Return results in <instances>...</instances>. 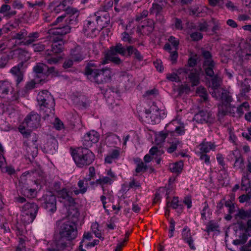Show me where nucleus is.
Here are the masks:
<instances>
[{
    "label": "nucleus",
    "instance_id": "b1692460",
    "mask_svg": "<svg viewBox=\"0 0 251 251\" xmlns=\"http://www.w3.org/2000/svg\"><path fill=\"white\" fill-rule=\"evenodd\" d=\"M105 60H104L102 64H104L107 63L106 60H109L115 64L119 65L122 63L121 59L117 56H115V55H110L108 54H105Z\"/></svg>",
    "mask_w": 251,
    "mask_h": 251
},
{
    "label": "nucleus",
    "instance_id": "603ef678",
    "mask_svg": "<svg viewBox=\"0 0 251 251\" xmlns=\"http://www.w3.org/2000/svg\"><path fill=\"white\" fill-rule=\"evenodd\" d=\"M56 241L54 237V240L53 242L51 243V247L50 248H49L47 249V251H61L64 249H59L58 248L56 244Z\"/></svg>",
    "mask_w": 251,
    "mask_h": 251
},
{
    "label": "nucleus",
    "instance_id": "a18cd8bd",
    "mask_svg": "<svg viewBox=\"0 0 251 251\" xmlns=\"http://www.w3.org/2000/svg\"><path fill=\"white\" fill-rule=\"evenodd\" d=\"M68 213L69 215L72 216V217H77L79 214L77 209L74 206L68 208Z\"/></svg>",
    "mask_w": 251,
    "mask_h": 251
},
{
    "label": "nucleus",
    "instance_id": "864d4df0",
    "mask_svg": "<svg viewBox=\"0 0 251 251\" xmlns=\"http://www.w3.org/2000/svg\"><path fill=\"white\" fill-rule=\"evenodd\" d=\"M234 166H238L239 168L243 169L244 168V160L241 157H236Z\"/></svg>",
    "mask_w": 251,
    "mask_h": 251
},
{
    "label": "nucleus",
    "instance_id": "c9c22d12",
    "mask_svg": "<svg viewBox=\"0 0 251 251\" xmlns=\"http://www.w3.org/2000/svg\"><path fill=\"white\" fill-rule=\"evenodd\" d=\"M122 40L126 42H127L130 44H133L135 42V40L133 39L129 34L126 32H124L122 33Z\"/></svg>",
    "mask_w": 251,
    "mask_h": 251
},
{
    "label": "nucleus",
    "instance_id": "f8f14e48",
    "mask_svg": "<svg viewBox=\"0 0 251 251\" xmlns=\"http://www.w3.org/2000/svg\"><path fill=\"white\" fill-rule=\"evenodd\" d=\"M23 65L24 62L22 61L10 70V72L17 77V84H19L23 79V71L22 69Z\"/></svg>",
    "mask_w": 251,
    "mask_h": 251
},
{
    "label": "nucleus",
    "instance_id": "09e8293b",
    "mask_svg": "<svg viewBox=\"0 0 251 251\" xmlns=\"http://www.w3.org/2000/svg\"><path fill=\"white\" fill-rule=\"evenodd\" d=\"M54 126L57 130H61V129L64 128L63 123L58 118H56L55 119Z\"/></svg>",
    "mask_w": 251,
    "mask_h": 251
},
{
    "label": "nucleus",
    "instance_id": "69168bd1",
    "mask_svg": "<svg viewBox=\"0 0 251 251\" xmlns=\"http://www.w3.org/2000/svg\"><path fill=\"white\" fill-rule=\"evenodd\" d=\"M154 65L157 70H158L159 72H161L163 70L162 63L161 60H157L156 61H154Z\"/></svg>",
    "mask_w": 251,
    "mask_h": 251
},
{
    "label": "nucleus",
    "instance_id": "393cba45",
    "mask_svg": "<svg viewBox=\"0 0 251 251\" xmlns=\"http://www.w3.org/2000/svg\"><path fill=\"white\" fill-rule=\"evenodd\" d=\"M119 78L121 82L126 84L130 82L132 79V76L126 72H121L120 73Z\"/></svg>",
    "mask_w": 251,
    "mask_h": 251
},
{
    "label": "nucleus",
    "instance_id": "6ab92c4d",
    "mask_svg": "<svg viewBox=\"0 0 251 251\" xmlns=\"http://www.w3.org/2000/svg\"><path fill=\"white\" fill-rule=\"evenodd\" d=\"M229 108H231L229 105L223 104L218 105V113L217 116L219 121L221 122L223 117L227 114L228 109Z\"/></svg>",
    "mask_w": 251,
    "mask_h": 251
},
{
    "label": "nucleus",
    "instance_id": "6e6552de",
    "mask_svg": "<svg viewBox=\"0 0 251 251\" xmlns=\"http://www.w3.org/2000/svg\"><path fill=\"white\" fill-rule=\"evenodd\" d=\"M51 102H47L45 101L42 105H39L41 112L45 114L44 118L45 119L46 117H49L50 114H54L55 101L54 98L51 99Z\"/></svg>",
    "mask_w": 251,
    "mask_h": 251
},
{
    "label": "nucleus",
    "instance_id": "2f4dec72",
    "mask_svg": "<svg viewBox=\"0 0 251 251\" xmlns=\"http://www.w3.org/2000/svg\"><path fill=\"white\" fill-rule=\"evenodd\" d=\"M48 66L45 64L39 63L33 68V71L35 73L44 74V71L46 69Z\"/></svg>",
    "mask_w": 251,
    "mask_h": 251
},
{
    "label": "nucleus",
    "instance_id": "13d9d810",
    "mask_svg": "<svg viewBox=\"0 0 251 251\" xmlns=\"http://www.w3.org/2000/svg\"><path fill=\"white\" fill-rule=\"evenodd\" d=\"M33 49L35 52H40L43 51L45 48V46L42 44H36L33 45Z\"/></svg>",
    "mask_w": 251,
    "mask_h": 251
},
{
    "label": "nucleus",
    "instance_id": "f03ea898",
    "mask_svg": "<svg viewBox=\"0 0 251 251\" xmlns=\"http://www.w3.org/2000/svg\"><path fill=\"white\" fill-rule=\"evenodd\" d=\"M77 234L76 225L74 222L68 221L62 223L59 227V233L54 235L56 244L59 249L66 247V241L75 239Z\"/></svg>",
    "mask_w": 251,
    "mask_h": 251
},
{
    "label": "nucleus",
    "instance_id": "1a4fd4ad",
    "mask_svg": "<svg viewBox=\"0 0 251 251\" xmlns=\"http://www.w3.org/2000/svg\"><path fill=\"white\" fill-rule=\"evenodd\" d=\"M194 118L198 122L201 123H211L213 120L211 114L203 110H201L196 114Z\"/></svg>",
    "mask_w": 251,
    "mask_h": 251
},
{
    "label": "nucleus",
    "instance_id": "dca6fc26",
    "mask_svg": "<svg viewBox=\"0 0 251 251\" xmlns=\"http://www.w3.org/2000/svg\"><path fill=\"white\" fill-rule=\"evenodd\" d=\"M182 234L183 239L188 243L190 248L192 250H195V247L193 245V240L192 238L190 229H188L187 226L184 227L182 230Z\"/></svg>",
    "mask_w": 251,
    "mask_h": 251
},
{
    "label": "nucleus",
    "instance_id": "774afa93",
    "mask_svg": "<svg viewBox=\"0 0 251 251\" xmlns=\"http://www.w3.org/2000/svg\"><path fill=\"white\" fill-rule=\"evenodd\" d=\"M129 187L131 188L134 187L139 188L141 187V184L139 181H136L133 178L132 181L129 182Z\"/></svg>",
    "mask_w": 251,
    "mask_h": 251
},
{
    "label": "nucleus",
    "instance_id": "4be33fe9",
    "mask_svg": "<svg viewBox=\"0 0 251 251\" xmlns=\"http://www.w3.org/2000/svg\"><path fill=\"white\" fill-rule=\"evenodd\" d=\"M10 86L7 82H0V97L5 98L8 94Z\"/></svg>",
    "mask_w": 251,
    "mask_h": 251
},
{
    "label": "nucleus",
    "instance_id": "8fccbe9b",
    "mask_svg": "<svg viewBox=\"0 0 251 251\" xmlns=\"http://www.w3.org/2000/svg\"><path fill=\"white\" fill-rule=\"evenodd\" d=\"M64 200H65V202H66L67 204L68 205L69 207L75 206V200L69 195L65 197Z\"/></svg>",
    "mask_w": 251,
    "mask_h": 251
},
{
    "label": "nucleus",
    "instance_id": "9b49d317",
    "mask_svg": "<svg viewBox=\"0 0 251 251\" xmlns=\"http://www.w3.org/2000/svg\"><path fill=\"white\" fill-rule=\"evenodd\" d=\"M71 31V27L69 25H64L62 27H58L54 28H51L48 30V33L50 35H59L63 36Z\"/></svg>",
    "mask_w": 251,
    "mask_h": 251
},
{
    "label": "nucleus",
    "instance_id": "3c124183",
    "mask_svg": "<svg viewBox=\"0 0 251 251\" xmlns=\"http://www.w3.org/2000/svg\"><path fill=\"white\" fill-rule=\"evenodd\" d=\"M190 90V88L187 85H181L178 88V92L179 95H181L184 93H188Z\"/></svg>",
    "mask_w": 251,
    "mask_h": 251
},
{
    "label": "nucleus",
    "instance_id": "7ed1b4c3",
    "mask_svg": "<svg viewBox=\"0 0 251 251\" xmlns=\"http://www.w3.org/2000/svg\"><path fill=\"white\" fill-rule=\"evenodd\" d=\"M201 55L204 59L202 68L205 74L211 78L212 88L217 89L220 86V82L218 75H214L213 70L215 68L216 63L212 59V55L210 51L204 50H201Z\"/></svg>",
    "mask_w": 251,
    "mask_h": 251
},
{
    "label": "nucleus",
    "instance_id": "5fc2aeb1",
    "mask_svg": "<svg viewBox=\"0 0 251 251\" xmlns=\"http://www.w3.org/2000/svg\"><path fill=\"white\" fill-rule=\"evenodd\" d=\"M57 194L59 198H62L64 200L65 199V197L69 195L67 189L65 188H63L61 190L59 191L57 193Z\"/></svg>",
    "mask_w": 251,
    "mask_h": 251
},
{
    "label": "nucleus",
    "instance_id": "72a5a7b5",
    "mask_svg": "<svg viewBox=\"0 0 251 251\" xmlns=\"http://www.w3.org/2000/svg\"><path fill=\"white\" fill-rule=\"evenodd\" d=\"M239 239L234 240L233 244L235 245H243L247 241L248 235L246 233H242V235L239 236Z\"/></svg>",
    "mask_w": 251,
    "mask_h": 251
},
{
    "label": "nucleus",
    "instance_id": "e433bc0d",
    "mask_svg": "<svg viewBox=\"0 0 251 251\" xmlns=\"http://www.w3.org/2000/svg\"><path fill=\"white\" fill-rule=\"evenodd\" d=\"M148 169L147 166L145 165L143 162H139L137 165V167L135 170L136 173H139L140 172H146Z\"/></svg>",
    "mask_w": 251,
    "mask_h": 251
},
{
    "label": "nucleus",
    "instance_id": "e2e57ef3",
    "mask_svg": "<svg viewBox=\"0 0 251 251\" xmlns=\"http://www.w3.org/2000/svg\"><path fill=\"white\" fill-rule=\"evenodd\" d=\"M197 64V59L194 57H191L189 58L188 60V66H185V67H193Z\"/></svg>",
    "mask_w": 251,
    "mask_h": 251
},
{
    "label": "nucleus",
    "instance_id": "c03bdc74",
    "mask_svg": "<svg viewBox=\"0 0 251 251\" xmlns=\"http://www.w3.org/2000/svg\"><path fill=\"white\" fill-rule=\"evenodd\" d=\"M84 180H80L78 182V186L80 188V193L83 194L85 193L87 189L88 183L86 184V186H84Z\"/></svg>",
    "mask_w": 251,
    "mask_h": 251
},
{
    "label": "nucleus",
    "instance_id": "a211bd4d",
    "mask_svg": "<svg viewBox=\"0 0 251 251\" xmlns=\"http://www.w3.org/2000/svg\"><path fill=\"white\" fill-rule=\"evenodd\" d=\"M84 140L86 142H90L91 143L89 144L90 146L92 145V143H96L98 142L99 140V136L98 132L92 130L88 133H87L84 136Z\"/></svg>",
    "mask_w": 251,
    "mask_h": 251
},
{
    "label": "nucleus",
    "instance_id": "4d7b16f0",
    "mask_svg": "<svg viewBox=\"0 0 251 251\" xmlns=\"http://www.w3.org/2000/svg\"><path fill=\"white\" fill-rule=\"evenodd\" d=\"M251 198V195L249 194V192L248 194L246 195H242L240 196L239 198V201L241 203H243L245 201H248L250 200Z\"/></svg>",
    "mask_w": 251,
    "mask_h": 251
},
{
    "label": "nucleus",
    "instance_id": "f3484780",
    "mask_svg": "<svg viewBox=\"0 0 251 251\" xmlns=\"http://www.w3.org/2000/svg\"><path fill=\"white\" fill-rule=\"evenodd\" d=\"M199 146L200 147V153H207L210 150L214 151L215 148L214 143L207 142L205 140H204L199 145Z\"/></svg>",
    "mask_w": 251,
    "mask_h": 251
},
{
    "label": "nucleus",
    "instance_id": "ddd939ff",
    "mask_svg": "<svg viewBox=\"0 0 251 251\" xmlns=\"http://www.w3.org/2000/svg\"><path fill=\"white\" fill-rule=\"evenodd\" d=\"M53 97L47 90H43L40 91L37 97V100L38 105H42L45 101L47 102H51V99Z\"/></svg>",
    "mask_w": 251,
    "mask_h": 251
},
{
    "label": "nucleus",
    "instance_id": "473e14b6",
    "mask_svg": "<svg viewBox=\"0 0 251 251\" xmlns=\"http://www.w3.org/2000/svg\"><path fill=\"white\" fill-rule=\"evenodd\" d=\"M47 71L44 72L45 75L48 76L51 75L53 77H56L59 75L58 71L54 67L46 68Z\"/></svg>",
    "mask_w": 251,
    "mask_h": 251
},
{
    "label": "nucleus",
    "instance_id": "052dcab7",
    "mask_svg": "<svg viewBox=\"0 0 251 251\" xmlns=\"http://www.w3.org/2000/svg\"><path fill=\"white\" fill-rule=\"evenodd\" d=\"M177 50H176L175 51L170 52V59L172 62L173 64H175L176 63L177 57L178 54L176 51Z\"/></svg>",
    "mask_w": 251,
    "mask_h": 251
},
{
    "label": "nucleus",
    "instance_id": "0eeeda50",
    "mask_svg": "<svg viewBox=\"0 0 251 251\" xmlns=\"http://www.w3.org/2000/svg\"><path fill=\"white\" fill-rule=\"evenodd\" d=\"M43 206L48 211L54 212L56 210V200L55 195L49 193L44 196Z\"/></svg>",
    "mask_w": 251,
    "mask_h": 251
},
{
    "label": "nucleus",
    "instance_id": "ea45409f",
    "mask_svg": "<svg viewBox=\"0 0 251 251\" xmlns=\"http://www.w3.org/2000/svg\"><path fill=\"white\" fill-rule=\"evenodd\" d=\"M36 75L35 78L33 79L34 80H36V82L38 84H42L45 82V74L35 73Z\"/></svg>",
    "mask_w": 251,
    "mask_h": 251
},
{
    "label": "nucleus",
    "instance_id": "cd10ccee",
    "mask_svg": "<svg viewBox=\"0 0 251 251\" xmlns=\"http://www.w3.org/2000/svg\"><path fill=\"white\" fill-rule=\"evenodd\" d=\"M33 215H30V214H28L25 211H24L22 214L21 220L25 224L31 223L35 218Z\"/></svg>",
    "mask_w": 251,
    "mask_h": 251
},
{
    "label": "nucleus",
    "instance_id": "20e7f679",
    "mask_svg": "<svg viewBox=\"0 0 251 251\" xmlns=\"http://www.w3.org/2000/svg\"><path fill=\"white\" fill-rule=\"evenodd\" d=\"M72 154L76 165L80 168L90 165L95 159L93 153L86 148H78Z\"/></svg>",
    "mask_w": 251,
    "mask_h": 251
},
{
    "label": "nucleus",
    "instance_id": "de8ad7c7",
    "mask_svg": "<svg viewBox=\"0 0 251 251\" xmlns=\"http://www.w3.org/2000/svg\"><path fill=\"white\" fill-rule=\"evenodd\" d=\"M129 233L128 232H126L125 234V239L123 241L122 243H119L117 245V246L114 250V251H121V249L124 246V243L126 242L129 237Z\"/></svg>",
    "mask_w": 251,
    "mask_h": 251
},
{
    "label": "nucleus",
    "instance_id": "a878e982",
    "mask_svg": "<svg viewBox=\"0 0 251 251\" xmlns=\"http://www.w3.org/2000/svg\"><path fill=\"white\" fill-rule=\"evenodd\" d=\"M236 217H239L241 219L244 220L246 218L251 217V209L245 211L241 208L239 209L238 213L236 215Z\"/></svg>",
    "mask_w": 251,
    "mask_h": 251
},
{
    "label": "nucleus",
    "instance_id": "4468645a",
    "mask_svg": "<svg viewBox=\"0 0 251 251\" xmlns=\"http://www.w3.org/2000/svg\"><path fill=\"white\" fill-rule=\"evenodd\" d=\"M64 42H61L59 44L58 42H54L51 45V49L49 50L46 51L45 54L47 55H51L52 54H59L63 50Z\"/></svg>",
    "mask_w": 251,
    "mask_h": 251
},
{
    "label": "nucleus",
    "instance_id": "423d86ee",
    "mask_svg": "<svg viewBox=\"0 0 251 251\" xmlns=\"http://www.w3.org/2000/svg\"><path fill=\"white\" fill-rule=\"evenodd\" d=\"M177 72L178 73V75H181V74L183 73L185 75L188 74V77L193 86H197L199 84V75L196 69H190L187 67H184L179 69Z\"/></svg>",
    "mask_w": 251,
    "mask_h": 251
},
{
    "label": "nucleus",
    "instance_id": "2eb2a0df",
    "mask_svg": "<svg viewBox=\"0 0 251 251\" xmlns=\"http://www.w3.org/2000/svg\"><path fill=\"white\" fill-rule=\"evenodd\" d=\"M23 208L25 209L24 211L30 214V215H33V217L35 218L38 211L39 207L38 205L35 203L27 202L24 205Z\"/></svg>",
    "mask_w": 251,
    "mask_h": 251
},
{
    "label": "nucleus",
    "instance_id": "6e6d98bb",
    "mask_svg": "<svg viewBox=\"0 0 251 251\" xmlns=\"http://www.w3.org/2000/svg\"><path fill=\"white\" fill-rule=\"evenodd\" d=\"M36 84H38L36 82V80H34L33 79L31 80L29 82H27L25 86V89L26 90H30L35 88V85Z\"/></svg>",
    "mask_w": 251,
    "mask_h": 251
},
{
    "label": "nucleus",
    "instance_id": "79ce46f5",
    "mask_svg": "<svg viewBox=\"0 0 251 251\" xmlns=\"http://www.w3.org/2000/svg\"><path fill=\"white\" fill-rule=\"evenodd\" d=\"M180 144L178 140H176L171 143L170 146L168 148L167 151L169 153L173 152L177 148L178 145Z\"/></svg>",
    "mask_w": 251,
    "mask_h": 251
},
{
    "label": "nucleus",
    "instance_id": "412c9836",
    "mask_svg": "<svg viewBox=\"0 0 251 251\" xmlns=\"http://www.w3.org/2000/svg\"><path fill=\"white\" fill-rule=\"evenodd\" d=\"M241 95L242 96H245L246 94L249 93L251 90L249 79L245 78L241 83Z\"/></svg>",
    "mask_w": 251,
    "mask_h": 251
},
{
    "label": "nucleus",
    "instance_id": "37998d69",
    "mask_svg": "<svg viewBox=\"0 0 251 251\" xmlns=\"http://www.w3.org/2000/svg\"><path fill=\"white\" fill-rule=\"evenodd\" d=\"M197 93L199 94L201 97L203 98L204 101H206L207 100V94L206 90L204 88H198Z\"/></svg>",
    "mask_w": 251,
    "mask_h": 251
},
{
    "label": "nucleus",
    "instance_id": "39448f33",
    "mask_svg": "<svg viewBox=\"0 0 251 251\" xmlns=\"http://www.w3.org/2000/svg\"><path fill=\"white\" fill-rule=\"evenodd\" d=\"M40 116L39 114L34 111L31 112L28 115L24 120L23 124L25 125L27 127L30 129L25 130V126L20 127L19 130L20 132L25 137H28L30 135V130L36 129L40 126Z\"/></svg>",
    "mask_w": 251,
    "mask_h": 251
},
{
    "label": "nucleus",
    "instance_id": "bf43d9fd",
    "mask_svg": "<svg viewBox=\"0 0 251 251\" xmlns=\"http://www.w3.org/2000/svg\"><path fill=\"white\" fill-rule=\"evenodd\" d=\"M168 41L175 48L176 50L177 49V47L179 45V41L178 40H176V38L173 36H170Z\"/></svg>",
    "mask_w": 251,
    "mask_h": 251
},
{
    "label": "nucleus",
    "instance_id": "f257e3e1",
    "mask_svg": "<svg viewBox=\"0 0 251 251\" xmlns=\"http://www.w3.org/2000/svg\"><path fill=\"white\" fill-rule=\"evenodd\" d=\"M84 74L89 80L98 84L110 80L112 75L109 68L99 69L97 64L92 61L87 64L84 69Z\"/></svg>",
    "mask_w": 251,
    "mask_h": 251
},
{
    "label": "nucleus",
    "instance_id": "49530a36",
    "mask_svg": "<svg viewBox=\"0 0 251 251\" xmlns=\"http://www.w3.org/2000/svg\"><path fill=\"white\" fill-rule=\"evenodd\" d=\"M191 38L194 41H198L202 38V34L198 32H195L191 34Z\"/></svg>",
    "mask_w": 251,
    "mask_h": 251
},
{
    "label": "nucleus",
    "instance_id": "9d476101",
    "mask_svg": "<svg viewBox=\"0 0 251 251\" xmlns=\"http://www.w3.org/2000/svg\"><path fill=\"white\" fill-rule=\"evenodd\" d=\"M106 54L115 55L120 54L122 56H125L126 50L122 44L119 43H117L114 46H111Z\"/></svg>",
    "mask_w": 251,
    "mask_h": 251
},
{
    "label": "nucleus",
    "instance_id": "0e129e2a",
    "mask_svg": "<svg viewBox=\"0 0 251 251\" xmlns=\"http://www.w3.org/2000/svg\"><path fill=\"white\" fill-rule=\"evenodd\" d=\"M63 10H64L67 14H70V15L74 16V15L77 12V10L76 9L70 7H68L67 8L63 9Z\"/></svg>",
    "mask_w": 251,
    "mask_h": 251
},
{
    "label": "nucleus",
    "instance_id": "4c0bfd02",
    "mask_svg": "<svg viewBox=\"0 0 251 251\" xmlns=\"http://www.w3.org/2000/svg\"><path fill=\"white\" fill-rule=\"evenodd\" d=\"M177 74H176L175 73L168 74L166 75V78L171 81H180V77L178 76Z\"/></svg>",
    "mask_w": 251,
    "mask_h": 251
},
{
    "label": "nucleus",
    "instance_id": "f704fd0d",
    "mask_svg": "<svg viewBox=\"0 0 251 251\" xmlns=\"http://www.w3.org/2000/svg\"><path fill=\"white\" fill-rule=\"evenodd\" d=\"M27 35V32L25 29L21 30L19 32L16 33L12 36V39L22 40L25 39Z\"/></svg>",
    "mask_w": 251,
    "mask_h": 251
},
{
    "label": "nucleus",
    "instance_id": "bb28decb",
    "mask_svg": "<svg viewBox=\"0 0 251 251\" xmlns=\"http://www.w3.org/2000/svg\"><path fill=\"white\" fill-rule=\"evenodd\" d=\"M163 9V6L161 5L158 4V3H153L152 5V7L151 9V12L152 13H155L156 17L160 18L162 17V15L160 14V12L162 11Z\"/></svg>",
    "mask_w": 251,
    "mask_h": 251
},
{
    "label": "nucleus",
    "instance_id": "aec40b11",
    "mask_svg": "<svg viewBox=\"0 0 251 251\" xmlns=\"http://www.w3.org/2000/svg\"><path fill=\"white\" fill-rule=\"evenodd\" d=\"M183 167V162L181 160L170 164L169 169L173 173H180L182 171Z\"/></svg>",
    "mask_w": 251,
    "mask_h": 251
},
{
    "label": "nucleus",
    "instance_id": "7c9ffc66",
    "mask_svg": "<svg viewBox=\"0 0 251 251\" xmlns=\"http://www.w3.org/2000/svg\"><path fill=\"white\" fill-rule=\"evenodd\" d=\"M221 99L223 101L222 104L225 105H229L231 107L230 102L232 101V98L226 92L222 93Z\"/></svg>",
    "mask_w": 251,
    "mask_h": 251
},
{
    "label": "nucleus",
    "instance_id": "5701e85b",
    "mask_svg": "<svg viewBox=\"0 0 251 251\" xmlns=\"http://www.w3.org/2000/svg\"><path fill=\"white\" fill-rule=\"evenodd\" d=\"M21 193L22 195L27 198L34 197L36 196L35 189H29L25 186L21 188Z\"/></svg>",
    "mask_w": 251,
    "mask_h": 251
},
{
    "label": "nucleus",
    "instance_id": "a19ab883",
    "mask_svg": "<svg viewBox=\"0 0 251 251\" xmlns=\"http://www.w3.org/2000/svg\"><path fill=\"white\" fill-rule=\"evenodd\" d=\"M19 243L15 251H26L25 241L23 238L19 239Z\"/></svg>",
    "mask_w": 251,
    "mask_h": 251
},
{
    "label": "nucleus",
    "instance_id": "58836bf2",
    "mask_svg": "<svg viewBox=\"0 0 251 251\" xmlns=\"http://www.w3.org/2000/svg\"><path fill=\"white\" fill-rule=\"evenodd\" d=\"M72 59L75 62H80L84 59V56L81 53H72Z\"/></svg>",
    "mask_w": 251,
    "mask_h": 251
},
{
    "label": "nucleus",
    "instance_id": "c85d7f7f",
    "mask_svg": "<svg viewBox=\"0 0 251 251\" xmlns=\"http://www.w3.org/2000/svg\"><path fill=\"white\" fill-rule=\"evenodd\" d=\"M250 106L248 102L245 101L242 103L237 109V112L239 117H241L244 113V111H248Z\"/></svg>",
    "mask_w": 251,
    "mask_h": 251
},
{
    "label": "nucleus",
    "instance_id": "338daca9",
    "mask_svg": "<svg viewBox=\"0 0 251 251\" xmlns=\"http://www.w3.org/2000/svg\"><path fill=\"white\" fill-rule=\"evenodd\" d=\"M61 58V57H50V58L47 59V62L50 64H56Z\"/></svg>",
    "mask_w": 251,
    "mask_h": 251
},
{
    "label": "nucleus",
    "instance_id": "c756f323",
    "mask_svg": "<svg viewBox=\"0 0 251 251\" xmlns=\"http://www.w3.org/2000/svg\"><path fill=\"white\" fill-rule=\"evenodd\" d=\"M119 156V151L117 150H114L112 151L105 158V162L107 163H111L112 159L117 158Z\"/></svg>",
    "mask_w": 251,
    "mask_h": 251
},
{
    "label": "nucleus",
    "instance_id": "680f3d73",
    "mask_svg": "<svg viewBox=\"0 0 251 251\" xmlns=\"http://www.w3.org/2000/svg\"><path fill=\"white\" fill-rule=\"evenodd\" d=\"M199 30L201 31H206L208 28V25L206 22L200 23L198 25Z\"/></svg>",
    "mask_w": 251,
    "mask_h": 251
}]
</instances>
